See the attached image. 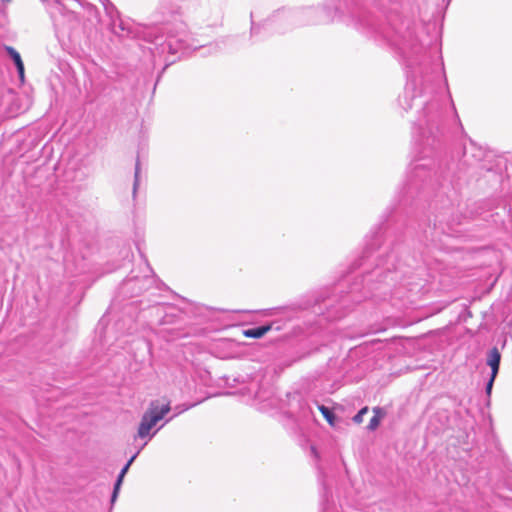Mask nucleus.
<instances>
[{
    "label": "nucleus",
    "mask_w": 512,
    "mask_h": 512,
    "mask_svg": "<svg viewBox=\"0 0 512 512\" xmlns=\"http://www.w3.org/2000/svg\"><path fill=\"white\" fill-rule=\"evenodd\" d=\"M399 51L409 69L405 91L399 102L405 110H408L424 103L420 97L424 91L430 89L431 77L427 72L424 74V69L420 66L422 64L420 57L424 55L425 47L416 37L409 35L404 39L399 46Z\"/></svg>",
    "instance_id": "f257e3e1"
},
{
    "label": "nucleus",
    "mask_w": 512,
    "mask_h": 512,
    "mask_svg": "<svg viewBox=\"0 0 512 512\" xmlns=\"http://www.w3.org/2000/svg\"><path fill=\"white\" fill-rule=\"evenodd\" d=\"M171 410L170 404H159V401H152L142 416L137 436L139 438L149 437L151 439L156 432L150 434V430L162 420Z\"/></svg>",
    "instance_id": "f03ea898"
},
{
    "label": "nucleus",
    "mask_w": 512,
    "mask_h": 512,
    "mask_svg": "<svg viewBox=\"0 0 512 512\" xmlns=\"http://www.w3.org/2000/svg\"><path fill=\"white\" fill-rule=\"evenodd\" d=\"M111 19V30L119 37H143L150 42L158 39L153 35L154 28L136 25L128 20L113 19V17Z\"/></svg>",
    "instance_id": "7ed1b4c3"
},
{
    "label": "nucleus",
    "mask_w": 512,
    "mask_h": 512,
    "mask_svg": "<svg viewBox=\"0 0 512 512\" xmlns=\"http://www.w3.org/2000/svg\"><path fill=\"white\" fill-rule=\"evenodd\" d=\"M434 111H435L434 105L425 106L423 108V112H422L423 117H420L417 120L418 128L420 130L421 135H423V136L425 135V130L428 129L430 122L434 120V116H435Z\"/></svg>",
    "instance_id": "20e7f679"
},
{
    "label": "nucleus",
    "mask_w": 512,
    "mask_h": 512,
    "mask_svg": "<svg viewBox=\"0 0 512 512\" xmlns=\"http://www.w3.org/2000/svg\"><path fill=\"white\" fill-rule=\"evenodd\" d=\"M140 450H138L130 459L129 461L126 463V465L122 468V470L120 471L118 477H117V480L115 482V485H114V489H113V493H112V496H111V503L113 504L117 497H118V493H119V490H120V487L122 485V482H123V479H124V476L125 474L127 473L130 465L133 463V461L136 459L137 455L139 454Z\"/></svg>",
    "instance_id": "39448f33"
},
{
    "label": "nucleus",
    "mask_w": 512,
    "mask_h": 512,
    "mask_svg": "<svg viewBox=\"0 0 512 512\" xmlns=\"http://www.w3.org/2000/svg\"><path fill=\"white\" fill-rule=\"evenodd\" d=\"M183 47V40L181 38H176V36L169 34L162 44V51L166 49L170 54L178 53Z\"/></svg>",
    "instance_id": "423d86ee"
},
{
    "label": "nucleus",
    "mask_w": 512,
    "mask_h": 512,
    "mask_svg": "<svg viewBox=\"0 0 512 512\" xmlns=\"http://www.w3.org/2000/svg\"><path fill=\"white\" fill-rule=\"evenodd\" d=\"M500 360L501 355L499 350L496 347L492 348L487 356V365L491 367V375H493V377H496L498 374Z\"/></svg>",
    "instance_id": "0eeeda50"
},
{
    "label": "nucleus",
    "mask_w": 512,
    "mask_h": 512,
    "mask_svg": "<svg viewBox=\"0 0 512 512\" xmlns=\"http://www.w3.org/2000/svg\"><path fill=\"white\" fill-rule=\"evenodd\" d=\"M426 164H418L417 160L413 161L409 166V173L411 174V181H414L416 178H422L427 174L426 172Z\"/></svg>",
    "instance_id": "6e6552de"
},
{
    "label": "nucleus",
    "mask_w": 512,
    "mask_h": 512,
    "mask_svg": "<svg viewBox=\"0 0 512 512\" xmlns=\"http://www.w3.org/2000/svg\"><path fill=\"white\" fill-rule=\"evenodd\" d=\"M270 329H271V325H264V326L247 329L243 332V334L246 337L258 339V338L263 337Z\"/></svg>",
    "instance_id": "1a4fd4ad"
},
{
    "label": "nucleus",
    "mask_w": 512,
    "mask_h": 512,
    "mask_svg": "<svg viewBox=\"0 0 512 512\" xmlns=\"http://www.w3.org/2000/svg\"><path fill=\"white\" fill-rule=\"evenodd\" d=\"M373 412H374V415L370 419L369 424L367 426L368 430H370V431H374L375 429H377V427L380 424V421H381L382 417L384 416V413H383L382 409L379 408V407H375L373 409Z\"/></svg>",
    "instance_id": "9d476101"
},
{
    "label": "nucleus",
    "mask_w": 512,
    "mask_h": 512,
    "mask_svg": "<svg viewBox=\"0 0 512 512\" xmlns=\"http://www.w3.org/2000/svg\"><path fill=\"white\" fill-rule=\"evenodd\" d=\"M318 408H319L320 412L322 413V415L324 416V418L327 420V422L331 426H334L335 425L334 413L328 407H326L324 405H319Z\"/></svg>",
    "instance_id": "9b49d317"
},
{
    "label": "nucleus",
    "mask_w": 512,
    "mask_h": 512,
    "mask_svg": "<svg viewBox=\"0 0 512 512\" xmlns=\"http://www.w3.org/2000/svg\"><path fill=\"white\" fill-rule=\"evenodd\" d=\"M5 49L15 63V66L22 61L20 54L13 47L6 46Z\"/></svg>",
    "instance_id": "f8f14e48"
},
{
    "label": "nucleus",
    "mask_w": 512,
    "mask_h": 512,
    "mask_svg": "<svg viewBox=\"0 0 512 512\" xmlns=\"http://www.w3.org/2000/svg\"><path fill=\"white\" fill-rule=\"evenodd\" d=\"M105 8L106 13L112 18L113 12H116L115 6L109 0H100Z\"/></svg>",
    "instance_id": "ddd939ff"
},
{
    "label": "nucleus",
    "mask_w": 512,
    "mask_h": 512,
    "mask_svg": "<svg viewBox=\"0 0 512 512\" xmlns=\"http://www.w3.org/2000/svg\"><path fill=\"white\" fill-rule=\"evenodd\" d=\"M139 172H140V162L137 160L136 166H135V179H134V185H133V193H136L138 184H139Z\"/></svg>",
    "instance_id": "4468645a"
},
{
    "label": "nucleus",
    "mask_w": 512,
    "mask_h": 512,
    "mask_svg": "<svg viewBox=\"0 0 512 512\" xmlns=\"http://www.w3.org/2000/svg\"><path fill=\"white\" fill-rule=\"evenodd\" d=\"M368 412V407H364L353 417V421L360 424L363 421L364 415Z\"/></svg>",
    "instance_id": "2eb2a0df"
},
{
    "label": "nucleus",
    "mask_w": 512,
    "mask_h": 512,
    "mask_svg": "<svg viewBox=\"0 0 512 512\" xmlns=\"http://www.w3.org/2000/svg\"><path fill=\"white\" fill-rule=\"evenodd\" d=\"M496 377H493V375H491L490 379L488 380L487 384H486V393L487 395H490L491 394V391H492V387H493V383H494V380H495Z\"/></svg>",
    "instance_id": "dca6fc26"
},
{
    "label": "nucleus",
    "mask_w": 512,
    "mask_h": 512,
    "mask_svg": "<svg viewBox=\"0 0 512 512\" xmlns=\"http://www.w3.org/2000/svg\"><path fill=\"white\" fill-rule=\"evenodd\" d=\"M190 407H191V406H183L182 408H180L179 406L175 407V413H174V415L171 417V419H172L173 417H175V416H177V415L181 414L182 412H184V411L188 410ZM169 420H170V418H169V419H167V420H166V422H168Z\"/></svg>",
    "instance_id": "f3484780"
},
{
    "label": "nucleus",
    "mask_w": 512,
    "mask_h": 512,
    "mask_svg": "<svg viewBox=\"0 0 512 512\" xmlns=\"http://www.w3.org/2000/svg\"><path fill=\"white\" fill-rule=\"evenodd\" d=\"M16 68H17L19 77L21 79H23L24 78V64H23V62L21 61V62L17 63Z\"/></svg>",
    "instance_id": "a211bd4d"
},
{
    "label": "nucleus",
    "mask_w": 512,
    "mask_h": 512,
    "mask_svg": "<svg viewBox=\"0 0 512 512\" xmlns=\"http://www.w3.org/2000/svg\"><path fill=\"white\" fill-rule=\"evenodd\" d=\"M255 31H256V27L253 25L252 28H251V32L255 33Z\"/></svg>",
    "instance_id": "6ab92c4d"
}]
</instances>
